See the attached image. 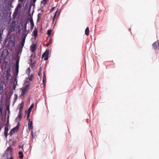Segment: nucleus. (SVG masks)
<instances>
[{"label":"nucleus","mask_w":159,"mask_h":159,"mask_svg":"<svg viewBox=\"0 0 159 159\" xmlns=\"http://www.w3.org/2000/svg\"><path fill=\"white\" fill-rule=\"evenodd\" d=\"M27 34L28 33H26L24 34V37L22 38L21 41L20 42V44L21 46H20L19 47V51L20 52H22V48L24 45L25 40L27 36Z\"/></svg>","instance_id":"1"},{"label":"nucleus","mask_w":159,"mask_h":159,"mask_svg":"<svg viewBox=\"0 0 159 159\" xmlns=\"http://www.w3.org/2000/svg\"><path fill=\"white\" fill-rule=\"evenodd\" d=\"M30 85L27 84L24 86L22 88H21L22 90L21 95L24 96L25 93L27 92L29 89Z\"/></svg>","instance_id":"2"},{"label":"nucleus","mask_w":159,"mask_h":159,"mask_svg":"<svg viewBox=\"0 0 159 159\" xmlns=\"http://www.w3.org/2000/svg\"><path fill=\"white\" fill-rule=\"evenodd\" d=\"M12 150L11 148L10 147L8 148L6 153L11 156L10 158H9V157L8 156H7L8 159H13V157L12 155Z\"/></svg>","instance_id":"3"},{"label":"nucleus","mask_w":159,"mask_h":159,"mask_svg":"<svg viewBox=\"0 0 159 159\" xmlns=\"http://www.w3.org/2000/svg\"><path fill=\"white\" fill-rule=\"evenodd\" d=\"M49 54V50H46L42 55V58L46 61L48 59Z\"/></svg>","instance_id":"4"},{"label":"nucleus","mask_w":159,"mask_h":159,"mask_svg":"<svg viewBox=\"0 0 159 159\" xmlns=\"http://www.w3.org/2000/svg\"><path fill=\"white\" fill-rule=\"evenodd\" d=\"M19 126L20 125L19 124L17 125L14 128L11 130L9 134L11 135L14 133L16 132L17 131Z\"/></svg>","instance_id":"5"},{"label":"nucleus","mask_w":159,"mask_h":159,"mask_svg":"<svg viewBox=\"0 0 159 159\" xmlns=\"http://www.w3.org/2000/svg\"><path fill=\"white\" fill-rule=\"evenodd\" d=\"M10 70V69H8L7 72V79L8 80H11L12 78V76L9 73V71Z\"/></svg>","instance_id":"6"},{"label":"nucleus","mask_w":159,"mask_h":159,"mask_svg":"<svg viewBox=\"0 0 159 159\" xmlns=\"http://www.w3.org/2000/svg\"><path fill=\"white\" fill-rule=\"evenodd\" d=\"M153 48L155 49H159V42L158 41L155 42L152 44Z\"/></svg>","instance_id":"7"},{"label":"nucleus","mask_w":159,"mask_h":159,"mask_svg":"<svg viewBox=\"0 0 159 159\" xmlns=\"http://www.w3.org/2000/svg\"><path fill=\"white\" fill-rule=\"evenodd\" d=\"M16 27L15 24L13 22H11L10 25V30L11 31H14Z\"/></svg>","instance_id":"8"},{"label":"nucleus","mask_w":159,"mask_h":159,"mask_svg":"<svg viewBox=\"0 0 159 159\" xmlns=\"http://www.w3.org/2000/svg\"><path fill=\"white\" fill-rule=\"evenodd\" d=\"M30 119H29V121L28 123V129H31L32 130L33 126H32L33 122L32 121H30Z\"/></svg>","instance_id":"9"},{"label":"nucleus","mask_w":159,"mask_h":159,"mask_svg":"<svg viewBox=\"0 0 159 159\" xmlns=\"http://www.w3.org/2000/svg\"><path fill=\"white\" fill-rule=\"evenodd\" d=\"M8 132V126L7 125H5L4 129V135L6 138H7Z\"/></svg>","instance_id":"10"},{"label":"nucleus","mask_w":159,"mask_h":159,"mask_svg":"<svg viewBox=\"0 0 159 159\" xmlns=\"http://www.w3.org/2000/svg\"><path fill=\"white\" fill-rule=\"evenodd\" d=\"M19 9L16 8L15 9L14 13L13 15V17L15 18L17 16L18 13Z\"/></svg>","instance_id":"11"},{"label":"nucleus","mask_w":159,"mask_h":159,"mask_svg":"<svg viewBox=\"0 0 159 159\" xmlns=\"http://www.w3.org/2000/svg\"><path fill=\"white\" fill-rule=\"evenodd\" d=\"M43 87H44V86L45 85V84L46 83V76L45 75V73H44L43 76Z\"/></svg>","instance_id":"12"},{"label":"nucleus","mask_w":159,"mask_h":159,"mask_svg":"<svg viewBox=\"0 0 159 159\" xmlns=\"http://www.w3.org/2000/svg\"><path fill=\"white\" fill-rule=\"evenodd\" d=\"M31 50L32 52H33L36 48V45L35 44H33L31 46Z\"/></svg>","instance_id":"13"},{"label":"nucleus","mask_w":159,"mask_h":159,"mask_svg":"<svg viewBox=\"0 0 159 159\" xmlns=\"http://www.w3.org/2000/svg\"><path fill=\"white\" fill-rule=\"evenodd\" d=\"M33 36L34 37H36L37 36V29L35 28L33 32Z\"/></svg>","instance_id":"14"},{"label":"nucleus","mask_w":159,"mask_h":159,"mask_svg":"<svg viewBox=\"0 0 159 159\" xmlns=\"http://www.w3.org/2000/svg\"><path fill=\"white\" fill-rule=\"evenodd\" d=\"M24 105V102H22L19 105V106H20V107H19V108H20L19 111H21V110H22V108L23 107Z\"/></svg>","instance_id":"15"},{"label":"nucleus","mask_w":159,"mask_h":159,"mask_svg":"<svg viewBox=\"0 0 159 159\" xmlns=\"http://www.w3.org/2000/svg\"><path fill=\"white\" fill-rule=\"evenodd\" d=\"M34 106V104L33 103H32L30 106L29 108L28 111V113H30L31 109Z\"/></svg>","instance_id":"16"},{"label":"nucleus","mask_w":159,"mask_h":159,"mask_svg":"<svg viewBox=\"0 0 159 159\" xmlns=\"http://www.w3.org/2000/svg\"><path fill=\"white\" fill-rule=\"evenodd\" d=\"M89 28L88 27H87L85 30V34L87 35H89Z\"/></svg>","instance_id":"17"},{"label":"nucleus","mask_w":159,"mask_h":159,"mask_svg":"<svg viewBox=\"0 0 159 159\" xmlns=\"http://www.w3.org/2000/svg\"><path fill=\"white\" fill-rule=\"evenodd\" d=\"M19 157L20 158H22L23 157V152L21 151H20L19 152Z\"/></svg>","instance_id":"18"},{"label":"nucleus","mask_w":159,"mask_h":159,"mask_svg":"<svg viewBox=\"0 0 159 159\" xmlns=\"http://www.w3.org/2000/svg\"><path fill=\"white\" fill-rule=\"evenodd\" d=\"M52 39H50L49 40V41L46 44V46H48L49 45H50V44L52 43Z\"/></svg>","instance_id":"19"},{"label":"nucleus","mask_w":159,"mask_h":159,"mask_svg":"<svg viewBox=\"0 0 159 159\" xmlns=\"http://www.w3.org/2000/svg\"><path fill=\"white\" fill-rule=\"evenodd\" d=\"M30 26L31 29H33L34 26V23L32 20H30Z\"/></svg>","instance_id":"20"},{"label":"nucleus","mask_w":159,"mask_h":159,"mask_svg":"<svg viewBox=\"0 0 159 159\" xmlns=\"http://www.w3.org/2000/svg\"><path fill=\"white\" fill-rule=\"evenodd\" d=\"M19 60H17L16 61V68H17L18 69L19 68Z\"/></svg>","instance_id":"21"},{"label":"nucleus","mask_w":159,"mask_h":159,"mask_svg":"<svg viewBox=\"0 0 159 159\" xmlns=\"http://www.w3.org/2000/svg\"><path fill=\"white\" fill-rule=\"evenodd\" d=\"M3 83H1L0 84V91L1 90H3Z\"/></svg>","instance_id":"22"},{"label":"nucleus","mask_w":159,"mask_h":159,"mask_svg":"<svg viewBox=\"0 0 159 159\" xmlns=\"http://www.w3.org/2000/svg\"><path fill=\"white\" fill-rule=\"evenodd\" d=\"M18 117L19 119H21L22 117V114L21 111H19V114L18 116Z\"/></svg>","instance_id":"23"},{"label":"nucleus","mask_w":159,"mask_h":159,"mask_svg":"<svg viewBox=\"0 0 159 159\" xmlns=\"http://www.w3.org/2000/svg\"><path fill=\"white\" fill-rule=\"evenodd\" d=\"M51 30H48L47 31V34L49 36H50L51 33Z\"/></svg>","instance_id":"24"},{"label":"nucleus","mask_w":159,"mask_h":159,"mask_svg":"<svg viewBox=\"0 0 159 159\" xmlns=\"http://www.w3.org/2000/svg\"><path fill=\"white\" fill-rule=\"evenodd\" d=\"M30 69L29 67H28L26 70V73L27 74H29L30 72Z\"/></svg>","instance_id":"25"},{"label":"nucleus","mask_w":159,"mask_h":159,"mask_svg":"<svg viewBox=\"0 0 159 159\" xmlns=\"http://www.w3.org/2000/svg\"><path fill=\"white\" fill-rule=\"evenodd\" d=\"M21 6V3H19L18 4V5H17V7L16 8L19 9H20V8Z\"/></svg>","instance_id":"26"},{"label":"nucleus","mask_w":159,"mask_h":159,"mask_svg":"<svg viewBox=\"0 0 159 159\" xmlns=\"http://www.w3.org/2000/svg\"><path fill=\"white\" fill-rule=\"evenodd\" d=\"M57 11L55 12V14H54V17H53V20H52V22L53 23L54 22V19L56 16V14H57Z\"/></svg>","instance_id":"27"},{"label":"nucleus","mask_w":159,"mask_h":159,"mask_svg":"<svg viewBox=\"0 0 159 159\" xmlns=\"http://www.w3.org/2000/svg\"><path fill=\"white\" fill-rule=\"evenodd\" d=\"M30 113H28L27 118H26L28 120H29V117L30 115Z\"/></svg>","instance_id":"28"},{"label":"nucleus","mask_w":159,"mask_h":159,"mask_svg":"<svg viewBox=\"0 0 159 159\" xmlns=\"http://www.w3.org/2000/svg\"><path fill=\"white\" fill-rule=\"evenodd\" d=\"M15 81L16 82H14V85H16V86L17 85V81L16 80Z\"/></svg>","instance_id":"29"},{"label":"nucleus","mask_w":159,"mask_h":159,"mask_svg":"<svg viewBox=\"0 0 159 159\" xmlns=\"http://www.w3.org/2000/svg\"><path fill=\"white\" fill-rule=\"evenodd\" d=\"M33 77V75H31V76L29 78V80L32 81V77Z\"/></svg>","instance_id":"30"},{"label":"nucleus","mask_w":159,"mask_h":159,"mask_svg":"<svg viewBox=\"0 0 159 159\" xmlns=\"http://www.w3.org/2000/svg\"><path fill=\"white\" fill-rule=\"evenodd\" d=\"M16 85H13V87L12 89L14 90H15L16 89Z\"/></svg>","instance_id":"31"},{"label":"nucleus","mask_w":159,"mask_h":159,"mask_svg":"<svg viewBox=\"0 0 159 159\" xmlns=\"http://www.w3.org/2000/svg\"><path fill=\"white\" fill-rule=\"evenodd\" d=\"M31 57H34V53H32L31 55Z\"/></svg>","instance_id":"32"},{"label":"nucleus","mask_w":159,"mask_h":159,"mask_svg":"<svg viewBox=\"0 0 159 159\" xmlns=\"http://www.w3.org/2000/svg\"><path fill=\"white\" fill-rule=\"evenodd\" d=\"M41 74V70H40L39 71V73H38V75L39 76H40V75Z\"/></svg>","instance_id":"33"},{"label":"nucleus","mask_w":159,"mask_h":159,"mask_svg":"<svg viewBox=\"0 0 159 159\" xmlns=\"http://www.w3.org/2000/svg\"><path fill=\"white\" fill-rule=\"evenodd\" d=\"M16 72L18 74V73L19 68H18V69H17V68H16Z\"/></svg>","instance_id":"34"},{"label":"nucleus","mask_w":159,"mask_h":159,"mask_svg":"<svg viewBox=\"0 0 159 159\" xmlns=\"http://www.w3.org/2000/svg\"><path fill=\"white\" fill-rule=\"evenodd\" d=\"M31 134H32V137L33 138L34 137V134H33V131L32 130V131H31Z\"/></svg>","instance_id":"35"},{"label":"nucleus","mask_w":159,"mask_h":159,"mask_svg":"<svg viewBox=\"0 0 159 159\" xmlns=\"http://www.w3.org/2000/svg\"><path fill=\"white\" fill-rule=\"evenodd\" d=\"M16 98V99L17 98V95L16 94H14Z\"/></svg>","instance_id":"36"},{"label":"nucleus","mask_w":159,"mask_h":159,"mask_svg":"<svg viewBox=\"0 0 159 159\" xmlns=\"http://www.w3.org/2000/svg\"><path fill=\"white\" fill-rule=\"evenodd\" d=\"M47 0H43V1L45 2V3H46L47 2Z\"/></svg>","instance_id":"37"},{"label":"nucleus","mask_w":159,"mask_h":159,"mask_svg":"<svg viewBox=\"0 0 159 159\" xmlns=\"http://www.w3.org/2000/svg\"><path fill=\"white\" fill-rule=\"evenodd\" d=\"M7 109L8 110V113H9L10 111H9V107L8 108H7Z\"/></svg>","instance_id":"38"},{"label":"nucleus","mask_w":159,"mask_h":159,"mask_svg":"<svg viewBox=\"0 0 159 159\" xmlns=\"http://www.w3.org/2000/svg\"><path fill=\"white\" fill-rule=\"evenodd\" d=\"M54 9V7H53L52 8V9H51V11H53V10Z\"/></svg>","instance_id":"39"},{"label":"nucleus","mask_w":159,"mask_h":159,"mask_svg":"<svg viewBox=\"0 0 159 159\" xmlns=\"http://www.w3.org/2000/svg\"><path fill=\"white\" fill-rule=\"evenodd\" d=\"M36 0H33V2L34 3L35 2Z\"/></svg>","instance_id":"40"},{"label":"nucleus","mask_w":159,"mask_h":159,"mask_svg":"<svg viewBox=\"0 0 159 159\" xmlns=\"http://www.w3.org/2000/svg\"><path fill=\"white\" fill-rule=\"evenodd\" d=\"M19 2H22L23 1V0H19Z\"/></svg>","instance_id":"41"},{"label":"nucleus","mask_w":159,"mask_h":159,"mask_svg":"<svg viewBox=\"0 0 159 159\" xmlns=\"http://www.w3.org/2000/svg\"><path fill=\"white\" fill-rule=\"evenodd\" d=\"M21 148H23V146H22L21 147H20Z\"/></svg>","instance_id":"42"},{"label":"nucleus","mask_w":159,"mask_h":159,"mask_svg":"<svg viewBox=\"0 0 159 159\" xmlns=\"http://www.w3.org/2000/svg\"><path fill=\"white\" fill-rule=\"evenodd\" d=\"M30 61H32V59H30Z\"/></svg>","instance_id":"43"}]
</instances>
